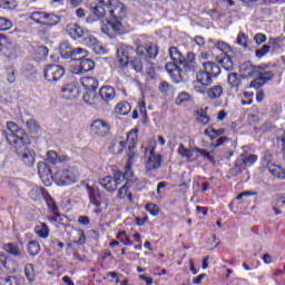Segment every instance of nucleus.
Returning a JSON list of instances; mask_svg holds the SVG:
<instances>
[{
    "label": "nucleus",
    "instance_id": "obj_1",
    "mask_svg": "<svg viewBox=\"0 0 285 285\" xmlns=\"http://www.w3.org/2000/svg\"><path fill=\"white\" fill-rule=\"evenodd\" d=\"M204 69L196 73V79L193 81L195 92L206 95L209 86H213V77H219L222 69L219 65L208 61L203 63Z\"/></svg>",
    "mask_w": 285,
    "mask_h": 285
},
{
    "label": "nucleus",
    "instance_id": "obj_2",
    "mask_svg": "<svg viewBox=\"0 0 285 285\" xmlns=\"http://www.w3.org/2000/svg\"><path fill=\"white\" fill-rule=\"evenodd\" d=\"M109 19H106V24L101 26L104 35H110L112 32H119L121 30V22L119 19L126 14V7L119 0H109L108 4Z\"/></svg>",
    "mask_w": 285,
    "mask_h": 285
},
{
    "label": "nucleus",
    "instance_id": "obj_3",
    "mask_svg": "<svg viewBox=\"0 0 285 285\" xmlns=\"http://www.w3.org/2000/svg\"><path fill=\"white\" fill-rule=\"evenodd\" d=\"M155 146H157L155 140H151L141 146V151L147 157V173H155V170H159V168H161V164H164V156L155 153Z\"/></svg>",
    "mask_w": 285,
    "mask_h": 285
},
{
    "label": "nucleus",
    "instance_id": "obj_4",
    "mask_svg": "<svg viewBox=\"0 0 285 285\" xmlns=\"http://www.w3.org/2000/svg\"><path fill=\"white\" fill-rule=\"evenodd\" d=\"M28 135H23L14 140V153L26 164V166H35V150L26 146Z\"/></svg>",
    "mask_w": 285,
    "mask_h": 285
},
{
    "label": "nucleus",
    "instance_id": "obj_5",
    "mask_svg": "<svg viewBox=\"0 0 285 285\" xmlns=\"http://www.w3.org/2000/svg\"><path fill=\"white\" fill-rule=\"evenodd\" d=\"M60 55L66 59L70 58L72 61H76V63H79L88 57V51L81 47L71 49L68 45L62 43L60 45Z\"/></svg>",
    "mask_w": 285,
    "mask_h": 285
},
{
    "label": "nucleus",
    "instance_id": "obj_6",
    "mask_svg": "<svg viewBox=\"0 0 285 285\" xmlns=\"http://www.w3.org/2000/svg\"><path fill=\"white\" fill-rule=\"evenodd\" d=\"M129 177H132V176H127L126 171L125 174L116 173L114 178L111 176L101 178L100 186H102V188H105V190H108L109 193H115V190H117V187L120 186L121 183L128 179Z\"/></svg>",
    "mask_w": 285,
    "mask_h": 285
},
{
    "label": "nucleus",
    "instance_id": "obj_7",
    "mask_svg": "<svg viewBox=\"0 0 285 285\" xmlns=\"http://www.w3.org/2000/svg\"><path fill=\"white\" fill-rule=\"evenodd\" d=\"M79 176L70 169L58 170L55 174V181L58 186H71V184H77Z\"/></svg>",
    "mask_w": 285,
    "mask_h": 285
},
{
    "label": "nucleus",
    "instance_id": "obj_8",
    "mask_svg": "<svg viewBox=\"0 0 285 285\" xmlns=\"http://www.w3.org/2000/svg\"><path fill=\"white\" fill-rule=\"evenodd\" d=\"M132 52V48L126 45H119L117 48V55L115 59L116 66L121 70H126L128 68V63H130V53Z\"/></svg>",
    "mask_w": 285,
    "mask_h": 285
},
{
    "label": "nucleus",
    "instance_id": "obj_9",
    "mask_svg": "<svg viewBox=\"0 0 285 285\" xmlns=\"http://www.w3.org/2000/svg\"><path fill=\"white\" fill-rule=\"evenodd\" d=\"M108 6H110V0H99L98 3L91 6L90 8L92 14L102 21L104 26H106V20L110 19V14L108 13Z\"/></svg>",
    "mask_w": 285,
    "mask_h": 285
},
{
    "label": "nucleus",
    "instance_id": "obj_10",
    "mask_svg": "<svg viewBox=\"0 0 285 285\" xmlns=\"http://www.w3.org/2000/svg\"><path fill=\"white\" fill-rule=\"evenodd\" d=\"M66 75V69L59 65H49L45 68V78L47 81H59Z\"/></svg>",
    "mask_w": 285,
    "mask_h": 285
},
{
    "label": "nucleus",
    "instance_id": "obj_11",
    "mask_svg": "<svg viewBox=\"0 0 285 285\" xmlns=\"http://www.w3.org/2000/svg\"><path fill=\"white\" fill-rule=\"evenodd\" d=\"M72 75H86L90 70H95V61L90 58H83L79 63L71 67Z\"/></svg>",
    "mask_w": 285,
    "mask_h": 285
},
{
    "label": "nucleus",
    "instance_id": "obj_12",
    "mask_svg": "<svg viewBox=\"0 0 285 285\" xmlns=\"http://www.w3.org/2000/svg\"><path fill=\"white\" fill-rule=\"evenodd\" d=\"M91 132L96 137H106L110 132V125L106 120L97 119L91 124Z\"/></svg>",
    "mask_w": 285,
    "mask_h": 285
},
{
    "label": "nucleus",
    "instance_id": "obj_13",
    "mask_svg": "<svg viewBox=\"0 0 285 285\" xmlns=\"http://www.w3.org/2000/svg\"><path fill=\"white\" fill-rule=\"evenodd\" d=\"M136 52L138 57H144V60H146V57L149 59H156L157 55H159V49L155 45H140L137 47Z\"/></svg>",
    "mask_w": 285,
    "mask_h": 285
},
{
    "label": "nucleus",
    "instance_id": "obj_14",
    "mask_svg": "<svg viewBox=\"0 0 285 285\" xmlns=\"http://www.w3.org/2000/svg\"><path fill=\"white\" fill-rule=\"evenodd\" d=\"M257 77L258 78L250 83V88H255L256 90L262 88V86H264V83H267V81H271V79L275 77V73H273V71L261 70Z\"/></svg>",
    "mask_w": 285,
    "mask_h": 285
},
{
    "label": "nucleus",
    "instance_id": "obj_15",
    "mask_svg": "<svg viewBox=\"0 0 285 285\" xmlns=\"http://www.w3.org/2000/svg\"><path fill=\"white\" fill-rule=\"evenodd\" d=\"M87 194L90 204L96 206V208H99V206H101V199H104V194H101L99 188L87 185Z\"/></svg>",
    "mask_w": 285,
    "mask_h": 285
},
{
    "label": "nucleus",
    "instance_id": "obj_16",
    "mask_svg": "<svg viewBox=\"0 0 285 285\" xmlns=\"http://www.w3.org/2000/svg\"><path fill=\"white\" fill-rule=\"evenodd\" d=\"M99 95L102 104L108 106V104H110V101H114V99L117 97V91L110 86H104L100 88Z\"/></svg>",
    "mask_w": 285,
    "mask_h": 285
},
{
    "label": "nucleus",
    "instance_id": "obj_17",
    "mask_svg": "<svg viewBox=\"0 0 285 285\" xmlns=\"http://www.w3.org/2000/svg\"><path fill=\"white\" fill-rule=\"evenodd\" d=\"M83 102L92 106L94 108H99L101 106V99L97 96L96 90L86 91L82 96Z\"/></svg>",
    "mask_w": 285,
    "mask_h": 285
},
{
    "label": "nucleus",
    "instance_id": "obj_18",
    "mask_svg": "<svg viewBox=\"0 0 285 285\" xmlns=\"http://www.w3.org/2000/svg\"><path fill=\"white\" fill-rule=\"evenodd\" d=\"M178 155L183 157V159H186L187 161H196L197 159V148L188 149L184 145H179L178 147Z\"/></svg>",
    "mask_w": 285,
    "mask_h": 285
},
{
    "label": "nucleus",
    "instance_id": "obj_19",
    "mask_svg": "<svg viewBox=\"0 0 285 285\" xmlns=\"http://www.w3.org/2000/svg\"><path fill=\"white\" fill-rule=\"evenodd\" d=\"M136 147L137 146L129 145L127 150L128 160H127V166L125 171L127 177H132V164L135 161V157H137V153L135 151Z\"/></svg>",
    "mask_w": 285,
    "mask_h": 285
},
{
    "label": "nucleus",
    "instance_id": "obj_20",
    "mask_svg": "<svg viewBox=\"0 0 285 285\" xmlns=\"http://www.w3.org/2000/svg\"><path fill=\"white\" fill-rule=\"evenodd\" d=\"M261 70H266V66H254L250 62L243 65V72H245L247 77H257Z\"/></svg>",
    "mask_w": 285,
    "mask_h": 285
},
{
    "label": "nucleus",
    "instance_id": "obj_21",
    "mask_svg": "<svg viewBox=\"0 0 285 285\" xmlns=\"http://www.w3.org/2000/svg\"><path fill=\"white\" fill-rule=\"evenodd\" d=\"M80 83L85 87V90H87V92L89 90H97L99 88V80L94 77H82L80 78Z\"/></svg>",
    "mask_w": 285,
    "mask_h": 285
},
{
    "label": "nucleus",
    "instance_id": "obj_22",
    "mask_svg": "<svg viewBox=\"0 0 285 285\" xmlns=\"http://www.w3.org/2000/svg\"><path fill=\"white\" fill-rule=\"evenodd\" d=\"M66 30L69 37H71L72 39H79L83 37V29L77 23L68 24Z\"/></svg>",
    "mask_w": 285,
    "mask_h": 285
},
{
    "label": "nucleus",
    "instance_id": "obj_23",
    "mask_svg": "<svg viewBox=\"0 0 285 285\" xmlns=\"http://www.w3.org/2000/svg\"><path fill=\"white\" fill-rule=\"evenodd\" d=\"M79 89L75 85H67L62 89V99H77Z\"/></svg>",
    "mask_w": 285,
    "mask_h": 285
},
{
    "label": "nucleus",
    "instance_id": "obj_24",
    "mask_svg": "<svg viewBox=\"0 0 285 285\" xmlns=\"http://www.w3.org/2000/svg\"><path fill=\"white\" fill-rule=\"evenodd\" d=\"M35 233L40 239H48V237H50V228L46 223H39L35 227Z\"/></svg>",
    "mask_w": 285,
    "mask_h": 285
},
{
    "label": "nucleus",
    "instance_id": "obj_25",
    "mask_svg": "<svg viewBox=\"0 0 285 285\" xmlns=\"http://www.w3.org/2000/svg\"><path fill=\"white\" fill-rule=\"evenodd\" d=\"M205 94L209 99H220L222 95H224V87L219 85L213 86L212 88L206 89Z\"/></svg>",
    "mask_w": 285,
    "mask_h": 285
},
{
    "label": "nucleus",
    "instance_id": "obj_26",
    "mask_svg": "<svg viewBox=\"0 0 285 285\" xmlns=\"http://www.w3.org/2000/svg\"><path fill=\"white\" fill-rule=\"evenodd\" d=\"M7 128L8 130H10V132H12V140H13V144L14 141H17V139H19V137H23V132H21V129L19 128V125H17V122H13V121H8L7 122Z\"/></svg>",
    "mask_w": 285,
    "mask_h": 285
},
{
    "label": "nucleus",
    "instance_id": "obj_27",
    "mask_svg": "<svg viewBox=\"0 0 285 285\" xmlns=\"http://www.w3.org/2000/svg\"><path fill=\"white\" fill-rule=\"evenodd\" d=\"M126 148V141L122 140H114L109 145V151L112 153V155H120V153H124Z\"/></svg>",
    "mask_w": 285,
    "mask_h": 285
},
{
    "label": "nucleus",
    "instance_id": "obj_28",
    "mask_svg": "<svg viewBox=\"0 0 285 285\" xmlns=\"http://www.w3.org/2000/svg\"><path fill=\"white\" fill-rule=\"evenodd\" d=\"M61 19L59 16L53 14V13H45V21L42 22V26H47L49 28H52V26H57Z\"/></svg>",
    "mask_w": 285,
    "mask_h": 285
},
{
    "label": "nucleus",
    "instance_id": "obj_29",
    "mask_svg": "<svg viewBox=\"0 0 285 285\" xmlns=\"http://www.w3.org/2000/svg\"><path fill=\"white\" fill-rule=\"evenodd\" d=\"M224 132H226V129L224 128L215 129V127H207L204 134L206 137H209V139H217V137H222Z\"/></svg>",
    "mask_w": 285,
    "mask_h": 285
},
{
    "label": "nucleus",
    "instance_id": "obj_30",
    "mask_svg": "<svg viewBox=\"0 0 285 285\" xmlns=\"http://www.w3.org/2000/svg\"><path fill=\"white\" fill-rule=\"evenodd\" d=\"M38 174H39L40 178L42 179V181H46V177H47V179H48V177H52V175L50 174V168L48 167V164H46V163L38 164Z\"/></svg>",
    "mask_w": 285,
    "mask_h": 285
},
{
    "label": "nucleus",
    "instance_id": "obj_31",
    "mask_svg": "<svg viewBox=\"0 0 285 285\" xmlns=\"http://www.w3.org/2000/svg\"><path fill=\"white\" fill-rule=\"evenodd\" d=\"M169 57L175 63H184V56L176 47L169 48Z\"/></svg>",
    "mask_w": 285,
    "mask_h": 285
},
{
    "label": "nucleus",
    "instance_id": "obj_32",
    "mask_svg": "<svg viewBox=\"0 0 285 285\" xmlns=\"http://www.w3.org/2000/svg\"><path fill=\"white\" fill-rule=\"evenodd\" d=\"M66 159H67L66 156L59 157L57 155V151L55 150H50L47 153V161L49 164H52L53 166L59 164V161H66Z\"/></svg>",
    "mask_w": 285,
    "mask_h": 285
},
{
    "label": "nucleus",
    "instance_id": "obj_33",
    "mask_svg": "<svg viewBox=\"0 0 285 285\" xmlns=\"http://www.w3.org/2000/svg\"><path fill=\"white\" fill-rule=\"evenodd\" d=\"M130 110H131L130 104L126 101L119 102L115 108L116 115H121V116L128 115Z\"/></svg>",
    "mask_w": 285,
    "mask_h": 285
},
{
    "label": "nucleus",
    "instance_id": "obj_34",
    "mask_svg": "<svg viewBox=\"0 0 285 285\" xmlns=\"http://www.w3.org/2000/svg\"><path fill=\"white\" fill-rule=\"evenodd\" d=\"M29 19L38 23L39 26H43V21L46 19V12L43 11H33L29 14Z\"/></svg>",
    "mask_w": 285,
    "mask_h": 285
},
{
    "label": "nucleus",
    "instance_id": "obj_35",
    "mask_svg": "<svg viewBox=\"0 0 285 285\" xmlns=\"http://www.w3.org/2000/svg\"><path fill=\"white\" fill-rule=\"evenodd\" d=\"M158 90L159 92H161V95H175V88L173 87V85L166 81L159 82Z\"/></svg>",
    "mask_w": 285,
    "mask_h": 285
},
{
    "label": "nucleus",
    "instance_id": "obj_36",
    "mask_svg": "<svg viewBox=\"0 0 285 285\" xmlns=\"http://www.w3.org/2000/svg\"><path fill=\"white\" fill-rule=\"evenodd\" d=\"M228 85L230 88H239V86H242V77L236 72L229 73Z\"/></svg>",
    "mask_w": 285,
    "mask_h": 285
},
{
    "label": "nucleus",
    "instance_id": "obj_37",
    "mask_svg": "<svg viewBox=\"0 0 285 285\" xmlns=\"http://www.w3.org/2000/svg\"><path fill=\"white\" fill-rule=\"evenodd\" d=\"M268 171L273 177H276L277 179H284V168L279 165H271L268 167Z\"/></svg>",
    "mask_w": 285,
    "mask_h": 285
},
{
    "label": "nucleus",
    "instance_id": "obj_38",
    "mask_svg": "<svg viewBox=\"0 0 285 285\" xmlns=\"http://www.w3.org/2000/svg\"><path fill=\"white\" fill-rule=\"evenodd\" d=\"M40 252H41V246L39 245V243L37 240L29 242L28 253H29V255H31V257L39 255Z\"/></svg>",
    "mask_w": 285,
    "mask_h": 285
},
{
    "label": "nucleus",
    "instance_id": "obj_39",
    "mask_svg": "<svg viewBox=\"0 0 285 285\" xmlns=\"http://www.w3.org/2000/svg\"><path fill=\"white\" fill-rule=\"evenodd\" d=\"M144 56L135 57L131 61L130 65L132 66L134 70L136 72H144Z\"/></svg>",
    "mask_w": 285,
    "mask_h": 285
},
{
    "label": "nucleus",
    "instance_id": "obj_40",
    "mask_svg": "<svg viewBox=\"0 0 285 285\" xmlns=\"http://www.w3.org/2000/svg\"><path fill=\"white\" fill-rule=\"evenodd\" d=\"M139 129L134 128L127 134V141L130 146H137V141L139 139Z\"/></svg>",
    "mask_w": 285,
    "mask_h": 285
},
{
    "label": "nucleus",
    "instance_id": "obj_41",
    "mask_svg": "<svg viewBox=\"0 0 285 285\" xmlns=\"http://www.w3.org/2000/svg\"><path fill=\"white\" fill-rule=\"evenodd\" d=\"M180 66H184V68H191V70H195V53H187L186 58H184V61L180 62Z\"/></svg>",
    "mask_w": 285,
    "mask_h": 285
},
{
    "label": "nucleus",
    "instance_id": "obj_42",
    "mask_svg": "<svg viewBox=\"0 0 285 285\" xmlns=\"http://www.w3.org/2000/svg\"><path fill=\"white\" fill-rule=\"evenodd\" d=\"M45 191L39 187H33L29 191V197L33 199V202H39V199H43Z\"/></svg>",
    "mask_w": 285,
    "mask_h": 285
},
{
    "label": "nucleus",
    "instance_id": "obj_43",
    "mask_svg": "<svg viewBox=\"0 0 285 285\" xmlns=\"http://www.w3.org/2000/svg\"><path fill=\"white\" fill-rule=\"evenodd\" d=\"M186 101H193V96L186 91H183L176 98L175 104L176 106H181V104H186Z\"/></svg>",
    "mask_w": 285,
    "mask_h": 285
},
{
    "label": "nucleus",
    "instance_id": "obj_44",
    "mask_svg": "<svg viewBox=\"0 0 285 285\" xmlns=\"http://www.w3.org/2000/svg\"><path fill=\"white\" fill-rule=\"evenodd\" d=\"M8 30H12V20L6 17H0V31L6 32Z\"/></svg>",
    "mask_w": 285,
    "mask_h": 285
},
{
    "label": "nucleus",
    "instance_id": "obj_45",
    "mask_svg": "<svg viewBox=\"0 0 285 285\" xmlns=\"http://www.w3.org/2000/svg\"><path fill=\"white\" fill-rule=\"evenodd\" d=\"M215 48H217V50H220V52H223V55H228V52H232L230 46L224 41H217L214 43Z\"/></svg>",
    "mask_w": 285,
    "mask_h": 285
},
{
    "label": "nucleus",
    "instance_id": "obj_46",
    "mask_svg": "<svg viewBox=\"0 0 285 285\" xmlns=\"http://www.w3.org/2000/svg\"><path fill=\"white\" fill-rule=\"evenodd\" d=\"M117 239H119L120 244H124V246H132V240H130V237H128L126 232H119Z\"/></svg>",
    "mask_w": 285,
    "mask_h": 285
},
{
    "label": "nucleus",
    "instance_id": "obj_47",
    "mask_svg": "<svg viewBox=\"0 0 285 285\" xmlns=\"http://www.w3.org/2000/svg\"><path fill=\"white\" fill-rule=\"evenodd\" d=\"M24 275L30 282H35V266L32 264H27L24 267Z\"/></svg>",
    "mask_w": 285,
    "mask_h": 285
},
{
    "label": "nucleus",
    "instance_id": "obj_48",
    "mask_svg": "<svg viewBox=\"0 0 285 285\" xmlns=\"http://www.w3.org/2000/svg\"><path fill=\"white\" fill-rule=\"evenodd\" d=\"M118 197H119V199H126V197H127V199H129V202L132 199V195L128 194V183L119 189Z\"/></svg>",
    "mask_w": 285,
    "mask_h": 285
},
{
    "label": "nucleus",
    "instance_id": "obj_49",
    "mask_svg": "<svg viewBox=\"0 0 285 285\" xmlns=\"http://www.w3.org/2000/svg\"><path fill=\"white\" fill-rule=\"evenodd\" d=\"M220 66L227 70L230 71L233 70L234 66H233V60H230V57H228V55H226L222 60H220Z\"/></svg>",
    "mask_w": 285,
    "mask_h": 285
},
{
    "label": "nucleus",
    "instance_id": "obj_50",
    "mask_svg": "<svg viewBox=\"0 0 285 285\" xmlns=\"http://www.w3.org/2000/svg\"><path fill=\"white\" fill-rule=\"evenodd\" d=\"M169 77H171L175 83H181V81H184V76L181 75V69L179 68L169 73Z\"/></svg>",
    "mask_w": 285,
    "mask_h": 285
},
{
    "label": "nucleus",
    "instance_id": "obj_51",
    "mask_svg": "<svg viewBox=\"0 0 285 285\" xmlns=\"http://www.w3.org/2000/svg\"><path fill=\"white\" fill-rule=\"evenodd\" d=\"M4 250L7 253H10V255H14L16 257H19L21 255V252L19 250V247L12 244L4 245Z\"/></svg>",
    "mask_w": 285,
    "mask_h": 285
},
{
    "label": "nucleus",
    "instance_id": "obj_52",
    "mask_svg": "<svg viewBox=\"0 0 285 285\" xmlns=\"http://www.w3.org/2000/svg\"><path fill=\"white\" fill-rule=\"evenodd\" d=\"M3 285H21V278L17 276H8L4 278Z\"/></svg>",
    "mask_w": 285,
    "mask_h": 285
},
{
    "label": "nucleus",
    "instance_id": "obj_53",
    "mask_svg": "<svg viewBox=\"0 0 285 285\" xmlns=\"http://www.w3.org/2000/svg\"><path fill=\"white\" fill-rule=\"evenodd\" d=\"M146 210H148V213H150L153 217H157V215H159V206H157L156 204H153V203L147 204Z\"/></svg>",
    "mask_w": 285,
    "mask_h": 285
},
{
    "label": "nucleus",
    "instance_id": "obj_54",
    "mask_svg": "<svg viewBox=\"0 0 285 285\" xmlns=\"http://www.w3.org/2000/svg\"><path fill=\"white\" fill-rule=\"evenodd\" d=\"M271 52V46L265 45L261 49L256 50V57L257 59H262V57H265V55H268Z\"/></svg>",
    "mask_w": 285,
    "mask_h": 285
},
{
    "label": "nucleus",
    "instance_id": "obj_55",
    "mask_svg": "<svg viewBox=\"0 0 285 285\" xmlns=\"http://www.w3.org/2000/svg\"><path fill=\"white\" fill-rule=\"evenodd\" d=\"M91 50L96 55H106V48H104V46H101V43H99L98 40H96V43H94V46L91 47Z\"/></svg>",
    "mask_w": 285,
    "mask_h": 285
},
{
    "label": "nucleus",
    "instance_id": "obj_56",
    "mask_svg": "<svg viewBox=\"0 0 285 285\" xmlns=\"http://www.w3.org/2000/svg\"><path fill=\"white\" fill-rule=\"evenodd\" d=\"M236 43H238V46H243V48H246V46H248V37H246V33H238Z\"/></svg>",
    "mask_w": 285,
    "mask_h": 285
},
{
    "label": "nucleus",
    "instance_id": "obj_57",
    "mask_svg": "<svg viewBox=\"0 0 285 285\" xmlns=\"http://www.w3.org/2000/svg\"><path fill=\"white\" fill-rule=\"evenodd\" d=\"M48 206L51 208V210H53L56 215L55 217H50L49 222H59V219H61V215L57 213V205L52 204V202H48Z\"/></svg>",
    "mask_w": 285,
    "mask_h": 285
},
{
    "label": "nucleus",
    "instance_id": "obj_58",
    "mask_svg": "<svg viewBox=\"0 0 285 285\" xmlns=\"http://www.w3.org/2000/svg\"><path fill=\"white\" fill-rule=\"evenodd\" d=\"M0 8H2V10H14V8H17V4L8 0H2L0 1Z\"/></svg>",
    "mask_w": 285,
    "mask_h": 285
},
{
    "label": "nucleus",
    "instance_id": "obj_59",
    "mask_svg": "<svg viewBox=\"0 0 285 285\" xmlns=\"http://www.w3.org/2000/svg\"><path fill=\"white\" fill-rule=\"evenodd\" d=\"M83 43L85 46H88V48H91L95 46V43H97V38H95V36H85L83 38Z\"/></svg>",
    "mask_w": 285,
    "mask_h": 285
},
{
    "label": "nucleus",
    "instance_id": "obj_60",
    "mask_svg": "<svg viewBox=\"0 0 285 285\" xmlns=\"http://www.w3.org/2000/svg\"><path fill=\"white\" fill-rule=\"evenodd\" d=\"M27 127L31 132H37V130H39V125H37V120L35 119L27 120Z\"/></svg>",
    "mask_w": 285,
    "mask_h": 285
},
{
    "label": "nucleus",
    "instance_id": "obj_61",
    "mask_svg": "<svg viewBox=\"0 0 285 285\" xmlns=\"http://www.w3.org/2000/svg\"><path fill=\"white\" fill-rule=\"evenodd\" d=\"M179 62H167L165 66V70L168 72V75H171V72H175L179 67L177 66Z\"/></svg>",
    "mask_w": 285,
    "mask_h": 285
},
{
    "label": "nucleus",
    "instance_id": "obj_62",
    "mask_svg": "<svg viewBox=\"0 0 285 285\" xmlns=\"http://www.w3.org/2000/svg\"><path fill=\"white\" fill-rule=\"evenodd\" d=\"M255 161H257V157L255 155H248L243 158V164H245V166H253Z\"/></svg>",
    "mask_w": 285,
    "mask_h": 285
},
{
    "label": "nucleus",
    "instance_id": "obj_63",
    "mask_svg": "<svg viewBox=\"0 0 285 285\" xmlns=\"http://www.w3.org/2000/svg\"><path fill=\"white\" fill-rule=\"evenodd\" d=\"M198 124L206 126L210 121V117L204 112H200L197 118Z\"/></svg>",
    "mask_w": 285,
    "mask_h": 285
},
{
    "label": "nucleus",
    "instance_id": "obj_64",
    "mask_svg": "<svg viewBox=\"0 0 285 285\" xmlns=\"http://www.w3.org/2000/svg\"><path fill=\"white\" fill-rule=\"evenodd\" d=\"M37 55L40 56V59H46L48 57V49L47 47H38L37 50H36Z\"/></svg>",
    "mask_w": 285,
    "mask_h": 285
}]
</instances>
